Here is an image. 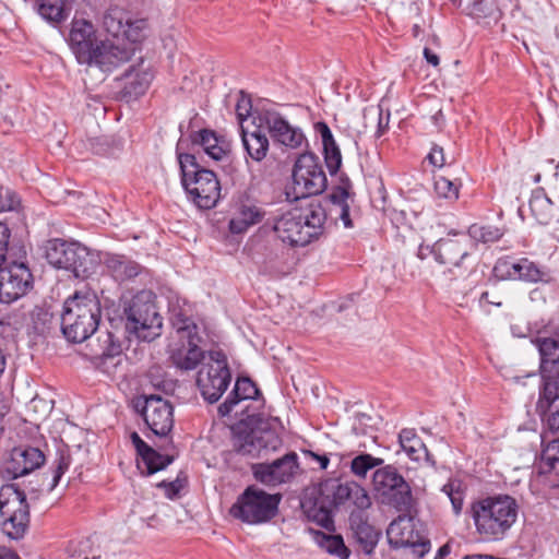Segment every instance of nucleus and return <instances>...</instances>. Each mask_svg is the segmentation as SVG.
Returning <instances> with one entry per match:
<instances>
[{
	"mask_svg": "<svg viewBox=\"0 0 559 559\" xmlns=\"http://www.w3.org/2000/svg\"><path fill=\"white\" fill-rule=\"evenodd\" d=\"M293 182L296 199H306L325 190L326 176L314 154L304 153L299 155L294 165Z\"/></svg>",
	"mask_w": 559,
	"mask_h": 559,
	"instance_id": "2eb2a0df",
	"label": "nucleus"
},
{
	"mask_svg": "<svg viewBox=\"0 0 559 559\" xmlns=\"http://www.w3.org/2000/svg\"><path fill=\"white\" fill-rule=\"evenodd\" d=\"M372 488L377 499L399 511L412 506V489L404 477L392 465L378 468L372 476Z\"/></svg>",
	"mask_w": 559,
	"mask_h": 559,
	"instance_id": "f8f14e48",
	"label": "nucleus"
},
{
	"mask_svg": "<svg viewBox=\"0 0 559 559\" xmlns=\"http://www.w3.org/2000/svg\"><path fill=\"white\" fill-rule=\"evenodd\" d=\"M319 544L329 554L337 556L340 559H348L349 557V550L340 535L321 534Z\"/></svg>",
	"mask_w": 559,
	"mask_h": 559,
	"instance_id": "79ce46f5",
	"label": "nucleus"
},
{
	"mask_svg": "<svg viewBox=\"0 0 559 559\" xmlns=\"http://www.w3.org/2000/svg\"><path fill=\"white\" fill-rule=\"evenodd\" d=\"M326 212L319 201H307L276 217L273 230L282 242L304 247L324 231Z\"/></svg>",
	"mask_w": 559,
	"mask_h": 559,
	"instance_id": "f03ea898",
	"label": "nucleus"
},
{
	"mask_svg": "<svg viewBox=\"0 0 559 559\" xmlns=\"http://www.w3.org/2000/svg\"><path fill=\"white\" fill-rule=\"evenodd\" d=\"M472 241L465 234H448L432 247V253L438 263L443 264L450 272L464 267L469 257Z\"/></svg>",
	"mask_w": 559,
	"mask_h": 559,
	"instance_id": "f3484780",
	"label": "nucleus"
},
{
	"mask_svg": "<svg viewBox=\"0 0 559 559\" xmlns=\"http://www.w3.org/2000/svg\"><path fill=\"white\" fill-rule=\"evenodd\" d=\"M0 559H20V557L13 550L0 547Z\"/></svg>",
	"mask_w": 559,
	"mask_h": 559,
	"instance_id": "680f3d73",
	"label": "nucleus"
},
{
	"mask_svg": "<svg viewBox=\"0 0 559 559\" xmlns=\"http://www.w3.org/2000/svg\"><path fill=\"white\" fill-rule=\"evenodd\" d=\"M158 486L166 487V495L169 498L175 497L181 488V484L179 483L178 479H176L174 481H169V483H166L165 480H163L162 483L158 484Z\"/></svg>",
	"mask_w": 559,
	"mask_h": 559,
	"instance_id": "6e6d98bb",
	"label": "nucleus"
},
{
	"mask_svg": "<svg viewBox=\"0 0 559 559\" xmlns=\"http://www.w3.org/2000/svg\"><path fill=\"white\" fill-rule=\"evenodd\" d=\"M258 394V388L249 378H239L236 381L233 392L225 402L219 405L218 412L222 416H227L240 401L255 399Z\"/></svg>",
	"mask_w": 559,
	"mask_h": 559,
	"instance_id": "bb28decb",
	"label": "nucleus"
},
{
	"mask_svg": "<svg viewBox=\"0 0 559 559\" xmlns=\"http://www.w3.org/2000/svg\"><path fill=\"white\" fill-rule=\"evenodd\" d=\"M4 414H5V407L2 404V402L0 401V416H4Z\"/></svg>",
	"mask_w": 559,
	"mask_h": 559,
	"instance_id": "338daca9",
	"label": "nucleus"
},
{
	"mask_svg": "<svg viewBox=\"0 0 559 559\" xmlns=\"http://www.w3.org/2000/svg\"><path fill=\"white\" fill-rule=\"evenodd\" d=\"M230 380L231 374L225 354L221 350H211L197 377V385L202 396L210 403L218 401Z\"/></svg>",
	"mask_w": 559,
	"mask_h": 559,
	"instance_id": "4468645a",
	"label": "nucleus"
},
{
	"mask_svg": "<svg viewBox=\"0 0 559 559\" xmlns=\"http://www.w3.org/2000/svg\"><path fill=\"white\" fill-rule=\"evenodd\" d=\"M313 457L319 462L320 464V467L322 469H325L328 468L329 466V463H330V460L326 455H318V454H313Z\"/></svg>",
	"mask_w": 559,
	"mask_h": 559,
	"instance_id": "0e129e2a",
	"label": "nucleus"
},
{
	"mask_svg": "<svg viewBox=\"0 0 559 559\" xmlns=\"http://www.w3.org/2000/svg\"><path fill=\"white\" fill-rule=\"evenodd\" d=\"M540 353V372L543 380L548 381L559 378V342L552 338H538Z\"/></svg>",
	"mask_w": 559,
	"mask_h": 559,
	"instance_id": "b1692460",
	"label": "nucleus"
},
{
	"mask_svg": "<svg viewBox=\"0 0 559 559\" xmlns=\"http://www.w3.org/2000/svg\"><path fill=\"white\" fill-rule=\"evenodd\" d=\"M383 459L372 456L369 453H362L355 456L350 461V472L358 478L365 479L367 474L372 468L379 467L383 464Z\"/></svg>",
	"mask_w": 559,
	"mask_h": 559,
	"instance_id": "4c0bfd02",
	"label": "nucleus"
},
{
	"mask_svg": "<svg viewBox=\"0 0 559 559\" xmlns=\"http://www.w3.org/2000/svg\"><path fill=\"white\" fill-rule=\"evenodd\" d=\"M356 490L360 493V485L356 481L341 483L337 479H330L321 484L320 493L324 497L330 504L340 506L347 502L350 490Z\"/></svg>",
	"mask_w": 559,
	"mask_h": 559,
	"instance_id": "c85d7f7f",
	"label": "nucleus"
},
{
	"mask_svg": "<svg viewBox=\"0 0 559 559\" xmlns=\"http://www.w3.org/2000/svg\"><path fill=\"white\" fill-rule=\"evenodd\" d=\"M471 15L477 20H491L497 23L502 17V9L495 7L489 0H475L471 7Z\"/></svg>",
	"mask_w": 559,
	"mask_h": 559,
	"instance_id": "58836bf2",
	"label": "nucleus"
},
{
	"mask_svg": "<svg viewBox=\"0 0 559 559\" xmlns=\"http://www.w3.org/2000/svg\"><path fill=\"white\" fill-rule=\"evenodd\" d=\"M131 442L136 450L140 460L138 461V468L142 474L152 475L173 462V456L162 455L146 442L142 440L138 432H132L130 436Z\"/></svg>",
	"mask_w": 559,
	"mask_h": 559,
	"instance_id": "5701e85b",
	"label": "nucleus"
},
{
	"mask_svg": "<svg viewBox=\"0 0 559 559\" xmlns=\"http://www.w3.org/2000/svg\"><path fill=\"white\" fill-rule=\"evenodd\" d=\"M69 45L81 64L95 66L111 71L132 57L131 48H121L112 40L98 38L92 22L74 19L69 34Z\"/></svg>",
	"mask_w": 559,
	"mask_h": 559,
	"instance_id": "f257e3e1",
	"label": "nucleus"
},
{
	"mask_svg": "<svg viewBox=\"0 0 559 559\" xmlns=\"http://www.w3.org/2000/svg\"><path fill=\"white\" fill-rule=\"evenodd\" d=\"M20 198L14 191L0 187V213L14 211L20 206Z\"/></svg>",
	"mask_w": 559,
	"mask_h": 559,
	"instance_id": "de8ad7c7",
	"label": "nucleus"
},
{
	"mask_svg": "<svg viewBox=\"0 0 559 559\" xmlns=\"http://www.w3.org/2000/svg\"><path fill=\"white\" fill-rule=\"evenodd\" d=\"M71 465V457L68 454L60 453L58 459L56 460V467L53 469L52 485L51 489L55 488L62 475L69 469Z\"/></svg>",
	"mask_w": 559,
	"mask_h": 559,
	"instance_id": "09e8293b",
	"label": "nucleus"
},
{
	"mask_svg": "<svg viewBox=\"0 0 559 559\" xmlns=\"http://www.w3.org/2000/svg\"><path fill=\"white\" fill-rule=\"evenodd\" d=\"M13 252V258L0 266V302L2 304L17 300L32 288L33 276L27 266L26 251Z\"/></svg>",
	"mask_w": 559,
	"mask_h": 559,
	"instance_id": "ddd939ff",
	"label": "nucleus"
},
{
	"mask_svg": "<svg viewBox=\"0 0 559 559\" xmlns=\"http://www.w3.org/2000/svg\"><path fill=\"white\" fill-rule=\"evenodd\" d=\"M466 487L460 479H449L441 488V491L449 498L455 515L463 510Z\"/></svg>",
	"mask_w": 559,
	"mask_h": 559,
	"instance_id": "c9c22d12",
	"label": "nucleus"
},
{
	"mask_svg": "<svg viewBox=\"0 0 559 559\" xmlns=\"http://www.w3.org/2000/svg\"><path fill=\"white\" fill-rule=\"evenodd\" d=\"M450 552V548L448 545H444L442 546L439 551H438V555L440 558H442L443 556L448 555Z\"/></svg>",
	"mask_w": 559,
	"mask_h": 559,
	"instance_id": "69168bd1",
	"label": "nucleus"
},
{
	"mask_svg": "<svg viewBox=\"0 0 559 559\" xmlns=\"http://www.w3.org/2000/svg\"><path fill=\"white\" fill-rule=\"evenodd\" d=\"M297 467V455L289 453L271 464H255L252 469L257 480L266 486H276L288 481Z\"/></svg>",
	"mask_w": 559,
	"mask_h": 559,
	"instance_id": "aec40b11",
	"label": "nucleus"
},
{
	"mask_svg": "<svg viewBox=\"0 0 559 559\" xmlns=\"http://www.w3.org/2000/svg\"><path fill=\"white\" fill-rule=\"evenodd\" d=\"M39 15L49 22H61L68 17L74 0H35Z\"/></svg>",
	"mask_w": 559,
	"mask_h": 559,
	"instance_id": "7c9ffc66",
	"label": "nucleus"
},
{
	"mask_svg": "<svg viewBox=\"0 0 559 559\" xmlns=\"http://www.w3.org/2000/svg\"><path fill=\"white\" fill-rule=\"evenodd\" d=\"M347 502H350L359 510H366L371 506V499L362 486H360V493H356V490L354 489L350 490Z\"/></svg>",
	"mask_w": 559,
	"mask_h": 559,
	"instance_id": "8fccbe9b",
	"label": "nucleus"
},
{
	"mask_svg": "<svg viewBox=\"0 0 559 559\" xmlns=\"http://www.w3.org/2000/svg\"><path fill=\"white\" fill-rule=\"evenodd\" d=\"M154 78L152 66L144 60L132 66L126 73V92L131 96H139L146 92Z\"/></svg>",
	"mask_w": 559,
	"mask_h": 559,
	"instance_id": "393cba45",
	"label": "nucleus"
},
{
	"mask_svg": "<svg viewBox=\"0 0 559 559\" xmlns=\"http://www.w3.org/2000/svg\"><path fill=\"white\" fill-rule=\"evenodd\" d=\"M435 191L439 198L455 201L459 199L460 186L454 181L440 176L435 180Z\"/></svg>",
	"mask_w": 559,
	"mask_h": 559,
	"instance_id": "37998d69",
	"label": "nucleus"
},
{
	"mask_svg": "<svg viewBox=\"0 0 559 559\" xmlns=\"http://www.w3.org/2000/svg\"><path fill=\"white\" fill-rule=\"evenodd\" d=\"M100 319V305L94 293H75L63 305L61 329L64 336L81 343L96 330Z\"/></svg>",
	"mask_w": 559,
	"mask_h": 559,
	"instance_id": "7ed1b4c3",
	"label": "nucleus"
},
{
	"mask_svg": "<svg viewBox=\"0 0 559 559\" xmlns=\"http://www.w3.org/2000/svg\"><path fill=\"white\" fill-rule=\"evenodd\" d=\"M540 471L545 474H552L559 481V460L554 462L540 463Z\"/></svg>",
	"mask_w": 559,
	"mask_h": 559,
	"instance_id": "4d7b16f0",
	"label": "nucleus"
},
{
	"mask_svg": "<svg viewBox=\"0 0 559 559\" xmlns=\"http://www.w3.org/2000/svg\"><path fill=\"white\" fill-rule=\"evenodd\" d=\"M516 280L536 283L542 280L543 273L538 266L526 258L518 260Z\"/></svg>",
	"mask_w": 559,
	"mask_h": 559,
	"instance_id": "c03bdc74",
	"label": "nucleus"
},
{
	"mask_svg": "<svg viewBox=\"0 0 559 559\" xmlns=\"http://www.w3.org/2000/svg\"><path fill=\"white\" fill-rule=\"evenodd\" d=\"M263 120L271 136L280 144L296 150L305 143L306 138L301 129L290 124L278 112L265 111Z\"/></svg>",
	"mask_w": 559,
	"mask_h": 559,
	"instance_id": "412c9836",
	"label": "nucleus"
},
{
	"mask_svg": "<svg viewBox=\"0 0 559 559\" xmlns=\"http://www.w3.org/2000/svg\"><path fill=\"white\" fill-rule=\"evenodd\" d=\"M536 411L547 431L559 436V386L555 382L543 383Z\"/></svg>",
	"mask_w": 559,
	"mask_h": 559,
	"instance_id": "4be33fe9",
	"label": "nucleus"
},
{
	"mask_svg": "<svg viewBox=\"0 0 559 559\" xmlns=\"http://www.w3.org/2000/svg\"><path fill=\"white\" fill-rule=\"evenodd\" d=\"M408 546L413 547V551L418 557H423V556H425V554H427L429 551V549H430V542L429 540H423L420 543H416L415 540H413V543L409 544Z\"/></svg>",
	"mask_w": 559,
	"mask_h": 559,
	"instance_id": "13d9d810",
	"label": "nucleus"
},
{
	"mask_svg": "<svg viewBox=\"0 0 559 559\" xmlns=\"http://www.w3.org/2000/svg\"><path fill=\"white\" fill-rule=\"evenodd\" d=\"M325 154V163L331 174H335L342 164V155L336 143L323 146Z\"/></svg>",
	"mask_w": 559,
	"mask_h": 559,
	"instance_id": "49530a36",
	"label": "nucleus"
},
{
	"mask_svg": "<svg viewBox=\"0 0 559 559\" xmlns=\"http://www.w3.org/2000/svg\"><path fill=\"white\" fill-rule=\"evenodd\" d=\"M399 441L402 450L413 461L420 460L426 453L425 444L413 429H403L399 435Z\"/></svg>",
	"mask_w": 559,
	"mask_h": 559,
	"instance_id": "f704fd0d",
	"label": "nucleus"
},
{
	"mask_svg": "<svg viewBox=\"0 0 559 559\" xmlns=\"http://www.w3.org/2000/svg\"><path fill=\"white\" fill-rule=\"evenodd\" d=\"M265 212L257 204L247 202L239 205L235 215L229 222V229L233 234H241L249 227L260 223Z\"/></svg>",
	"mask_w": 559,
	"mask_h": 559,
	"instance_id": "a878e982",
	"label": "nucleus"
},
{
	"mask_svg": "<svg viewBox=\"0 0 559 559\" xmlns=\"http://www.w3.org/2000/svg\"><path fill=\"white\" fill-rule=\"evenodd\" d=\"M340 218L346 228H350L353 226L349 217V207L345 203L341 204Z\"/></svg>",
	"mask_w": 559,
	"mask_h": 559,
	"instance_id": "bf43d9fd",
	"label": "nucleus"
},
{
	"mask_svg": "<svg viewBox=\"0 0 559 559\" xmlns=\"http://www.w3.org/2000/svg\"><path fill=\"white\" fill-rule=\"evenodd\" d=\"M355 537L361 551L370 555L378 544L379 532L368 523H359L355 527Z\"/></svg>",
	"mask_w": 559,
	"mask_h": 559,
	"instance_id": "e433bc0d",
	"label": "nucleus"
},
{
	"mask_svg": "<svg viewBox=\"0 0 559 559\" xmlns=\"http://www.w3.org/2000/svg\"><path fill=\"white\" fill-rule=\"evenodd\" d=\"M236 450L242 455L252 457L264 456L282 447L277 432L269 428H255L249 432H241L235 440Z\"/></svg>",
	"mask_w": 559,
	"mask_h": 559,
	"instance_id": "a211bd4d",
	"label": "nucleus"
},
{
	"mask_svg": "<svg viewBox=\"0 0 559 559\" xmlns=\"http://www.w3.org/2000/svg\"><path fill=\"white\" fill-rule=\"evenodd\" d=\"M317 129L321 135L323 146L331 145L332 143H335V140L333 138V134L328 127V124L320 122L317 124Z\"/></svg>",
	"mask_w": 559,
	"mask_h": 559,
	"instance_id": "5fc2aeb1",
	"label": "nucleus"
},
{
	"mask_svg": "<svg viewBox=\"0 0 559 559\" xmlns=\"http://www.w3.org/2000/svg\"><path fill=\"white\" fill-rule=\"evenodd\" d=\"M518 511L516 500L501 495L475 502L472 506V518L478 534L498 539L515 523Z\"/></svg>",
	"mask_w": 559,
	"mask_h": 559,
	"instance_id": "20e7f679",
	"label": "nucleus"
},
{
	"mask_svg": "<svg viewBox=\"0 0 559 559\" xmlns=\"http://www.w3.org/2000/svg\"><path fill=\"white\" fill-rule=\"evenodd\" d=\"M424 57L427 60V62L433 67H437L439 64V57L437 53H435L429 48L424 49Z\"/></svg>",
	"mask_w": 559,
	"mask_h": 559,
	"instance_id": "052dcab7",
	"label": "nucleus"
},
{
	"mask_svg": "<svg viewBox=\"0 0 559 559\" xmlns=\"http://www.w3.org/2000/svg\"><path fill=\"white\" fill-rule=\"evenodd\" d=\"M547 382H555L559 386V378L558 379L548 380Z\"/></svg>",
	"mask_w": 559,
	"mask_h": 559,
	"instance_id": "774afa93",
	"label": "nucleus"
},
{
	"mask_svg": "<svg viewBox=\"0 0 559 559\" xmlns=\"http://www.w3.org/2000/svg\"><path fill=\"white\" fill-rule=\"evenodd\" d=\"M429 163L435 167H443L447 163L443 147L433 145L427 156Z\"/></svg>",
	"mask_w": 559,
	"mask_h": 559,
	"instance_id": "603ef678",
	"label": "nucleus"
},
{
	"mask_svg": "<svg viewBox=\"0 0 559 559\" xmlns=\"http://www.w3.org/2000/svg\"><path fill=\"white\" fill-rule=\"evenodd\" d=\"M502 236L501 230L498 227L487 225H477L474 224L468 229V239H473L475 241L488 243L498 241Z\"/></svg>",
	"mask_w": 559,
	"mask_h": 559,
	"instance_id": "a19ab883",
	"label": "nucleus"
},
{
	"mask_svg": "<svg viewBox=\"0 0 559 559\" xmlns=\"http://www.w3.org/2000/svg\"><path fill=\"white\" fill-rule=\"evenodd\" d=\"M559 461V436L556 439L548 442V444L543 449L540 463Z\"/></svg>",
	"mask_w": 559,
	"mask_h": 559,
	"instance_id": "3c124183",
	"label": "nucleus"
},
{
	"mask_svg": "<svg viewBox=\"0 0 559 559\" xmlns=\"http://www.w3.org/2000/svg\"><path fill=\"white\" fill-rule=\"evenodd\" d=\"M1 530L11 539L22 538L29 524V507L26 495L14 484L0 488Z\"/></svg>",
	"mask_w": 559,
	"mask_h": 559,
	"instance_id": "1a4fd4ad",
	"label": "nucleus"
},
{
	"mask_svg": "<svg viewBox=\"0 0 559 559\" xmlns=\"http://www.w3.org/2000/svg\"><path fill=\"white\" fill-rule=\"evenodd\" d=\"M45 462L44 453L32 447L14 448L0 467L3 478L15 479L39 468Z\"/></svg>",
	"mask_w": 559,
	"mask_h": 559,
	"instance_id": "6ab92c4d",
	"label": "nucleus"
},
{
	"mask_svg": "<svg viewBox=\"0 0 559 559\" xmlns=\"http://www.w3.org/2000/svg\"><path fill=\"white\" fill-rule=\"evenodd\" d=\"M493 271L497 276L503 280L515 281L516 277H519L518 261H512L510 259H499L493 267Z\"/></svg>",
	"mask_w": 559,
	"mask_h": 559,
	"instance_id": "a18cd8bd",
	"label": "nucleus"
},
{
	"mask_svg": "<svg viewBox=\"0 0 559 559\" xmlns=\"http://www.w3.org/2000/svg\"><path fill=\"white\" fill-rule=\"evenodd\" d=\"M281 499V495H271L249 486L230 507L229 514L246 524H263L277 514Z\"/></svg>",
	"mask_w": 559,
	"mask_h": 559,
	"instance_id": "0eeeda50",
	"label": "nucleus"
},
{
	"mask_svg": "<svg viewBox=\"0 0 559 559\" xmlns=\"http://www.w3.org/2000/svg\"><path fill=\"white\" fill-rule=\"evenodd\" d=\"M241 140L248 155L255 162H261L266 157L270 142L265 133L260 130L252 132L241 129Z\"/></svg>",
	"mask_w": 559,
	"mask_h": 559,
	"instance_id": "2f4dec72",
	"label": "nucleus"
},
{
	"mask_svg": "<svg viewBox=\"0 0 559 559\" xmlns=\"http://www.w3.org/2000/svg\"><path fill=\"white\" fill-rule=\"evenodd\" d=\"M106 267L111 272L112 276L117 280L124 281L128 278H132L140 273V265L131 261L124 255L119 254H105L102 258Z\"/></svg>",
	"mask_w": 559,
	"mask_h": 559,
	"instance_id": "c756f323",
	"label": "nucleus"
},
{
	"mask_svg": "<svg viewBox=\"0 0 559 559\" xmlns=\"http://www.w3.org/2000/svg\"><path fill=\"white\" fill-rule=\"evenodd\" d=\"M11 238L12 231L10 227L5 223L0 222V266H3L13 258V251L25 250L23 246L13 243Z\"/></svg>",
	"mask_w": 559,
	"mask_h": 559,
	"instance_id": "ea45409f",
	"label": "nucleus"
},
{
	"mask_svg": "<svg viewBox=\"0 0 559 559\" xmlns=\"http://www.w3.org/2000/svg\"><path fill=\"white\" fill-rule=\"evenodd\" d=\"M179 165L185 190L200 209H212L221 198V186L216 175L200 167L191 154H180Z\"/></svg>",
	"mask_w": 559,
	"mask_h": 559,
	"instance_id": "423d86ee",
	"label": "nucleus"
},
{
	"mask_svg": "<svg viewBox=\"0 0 559 559\" xmlns=\"http://www.w3.org/2000/svg\"><path fill=\"white\" fill-rule=\"evenodd\" d=\"M251 103L250 99L241 95L237 102L236 112L240 122H242L250 114Z\"/></svg>",
	"mask_w": 559,
	"mask_h": 559,
	"instance_id": "864d4df0",
	"label": "nucleus"
},
{
	"mask_svg": "<svg viewBox=\"0 0 559 559\" xmlns=\"http://www.w3.org/2000/svg\"><path fill=\"white\" fill-rule=\"evenodd\" d=\"M530 210L539 224L548 225L554 221L559 222V210L542 190L533 192L530 199Z\"/></svg>",
	"mask_w": 559,
	"mask_h": 559,
	"instance_id": "cd10ccee",
	"label": "nucleus"
},
{
	"mask_svg": "<svg viewBox=\"0 0 559 559\" xmlns=\"http://www.w3.org/2000/svg\"><path fill=\"white\" fill-rule=\"evenodd\" d=\"M45 255L50 265L73 274L76 278H88L96 273L102 255L76 241L50 239L45 247Z\"/></svg>",
	"mask_w": 559,
	"mask_h": 559,
	"instance_id": "39448f33",
	"label": "nucleus"
},
{
	"mask_svg": "<svg viewBox=\"0 0 559 559\" xmlns=\"http://www.w3.org/2000/svg\"><path fill=\"white\" fill-rule=\"evenodd\" d=\"M413 533L412 520L405 518L393 521L386 530L389 542L396 547L412 544L414 540Z\"/></svg>",
	"mask_w": 559,
	"mask_h": 559,
	"instance_id": "473e14b6",
	"label": "nucleus"
},
{
	"mask_svg": "<svg viewBox=\"0 0 559 559\" xmlns=\"http://www.w3.org/2000/svg\"><path fill=\"white\" fill-rule=\"evenodd\" d=\"M432 122L437 128H441L444 122V116L441 109H439L432 117Z\"/></svg>",
	"mask_w": 559,
	"mask_h": 559,
	"instance_id": "e2e57ef3",
	"label": "nucleus"
},
{
	"mask_svg": "<svg viewBox=\"0 0 559 559\" xmlns=\"http://www.w3.org/2000/svg\"><path fill=\"white\" fill-rule=\"evenodd\" d=\"M204 152L214 160H222L228 152V143L218 139L215 132L211 130H201L197 140Z\"/></svg>",
	"mask_w": 559,
	"mask_h": 559,
	"instance_id": "72a5a7b5",
	"label": "nucleus"
},
{
	"mask_svg": "<svg viewBox=\"0 0 559 559\" xmlns=\"http://www.w3.org/2000/svg\"><path fill=\"white\" fill-rule=\"evenodd\" d=\"M146 426L160 437L167 436L174 427V406L160 395H147L136 401Z\"/></svg>",
	"mask_w": 559,
	"mask_h": 559,
	"instance_id": "dca6fc26",
	"label": "nucleus"
},
{
	"mask_svg": "<svg viewBox=\"0 0 559 559\" xmlns=\"http://www.w3.org/2000/svg\"><path fill=\"white\" fill-rule=\"evenodd\" d=\"M103 25L106 32L116 38L112 40L116 45L132 49V56L146 36V20L133 19L128 11L117 5L107 9Z\"/></svg>",
	"mask_w": 559,
	"mask_h": 559,
	"instance_id": "9b49d317",
	"label": "nucleus"
},
{
	"mask_svg": "<svg viewBox=\"0 0 559 559\" xmlns=\"http://www.w3.org/2000/svg\"><path fill=\"white\" fill-rule=\"evenodd\" d=\"M155 296L150 290L136 294L127 309V330L136 337L151 341L160 334L163 319L158 313Z\"/></svg>",
	"mask_w": 559,
	"mask_h": 559,
	"instance_id": "9d476101",
	"label": "nucleus"
},
{
	"mask_svg": "<svg viewBox=\"0 0 559 559\" xmlns=\"http://www.w3.org/2000/svg\"><path fill=\"white\" fill-rule=\"evenodd\" d=\"M171 322L176 330L178 346L171 348L173 362L182 370H192L204 359L200 348L201 337L197 324L182 312L171 311Z\"/></svg>",
	"mask_w": 559,
	"mask_h": 559,
	"instance_id": "6e6552de",
	"label": "nucleus"
}]
</instances>
